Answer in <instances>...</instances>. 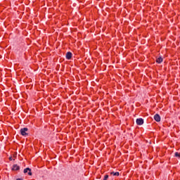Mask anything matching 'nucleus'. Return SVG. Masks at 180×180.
<instances>
[{
	"label": "nucleus",
	"mask_w": 180,
	"mask_h": 180,
	"mask_svg": "<svg viewBox=\"0 0 180 180\" xmlns=\"http://www.w3.org/2000/svg\"><path fill=\"white\" fill-rule=\"evenodd\" d=\"M27 131H29V129L27 127L22 128L20 130V133L21 136H23V137H27V136H29V133H27Z\"/></svg>",
	"instance_id": "obj_1"
},
{
	"label": "nucleus",
	"mask_w": 180,
	"mask_h": 180,
	"mask_svg": "<svg viewBox=\"0 0 180 180\" xmlns=\"http://www.w3.org/2000/svg\"><path fill=\"white\" fill-rule=\"evenodd\" d=\"M136 124L138 126H142V124H144V119H143V118H137L136 119Z\"/></svg>",
	"instance_id": "obj_2"
},
{
	"label": "nucleus",
	"mask_w": 180,
	"mask_h": 180,
	"mask_svg": "<svg viewBox=\"0 0 180 180\" xmlns=\"http://www.w3.org/2000/svg\"><path fill=\"white\" fill-rule=\"evenodd\" d=\"M24 174H27L30 176H32V169H30V167H27L25 169H24L23 171Z\"/></svg>",
	"instance_id": "obj_3"
},
{
	"label": "nucleus",
	"mask_w": 180,
	"mask_h": 180,
	"mask_svg": "<svg viewBox=\"0 0 180 180\" xmlns=\"http://www.w3.org/2000/svg\"><path fill=\"white\" fill-rule=\"evenodd\" d=\"M11 171H17V172L20 171V166H19L16 164L13 165L11 168Z\"/></svg>",
	"instance_id": "obj_4"
},
{
	"label": "nucleus",
	"mask_w": 180,
	"mask_h": 180,
	"mask_svg": "<svg viewBox=\"0 0 180 180\" xmlns=\"http://www.w3.org/2000/svg\"><path fill=\"white\" fill-rule=\"evenodd\" d=\"M66 60H71L72 58V53L71 51H68L65 55Z\"/></svg>",
	"instance_id": "obj_5"
},
{
	"label": "nucleus",
	"mask_w": 180,
	"mask_h": 180,
	"mask_svg": "<svg viewBox=\"0 0 180 180\" xmlns=\"http://www.w3.org/2000/svg\"><path fill=\"white\" fill-rule=\"evenodd\" d=\"M153 119L155 120V122H161V116H160L159 114H155L153 117Z\"/></svg>",
	"instance_id": "obj_6"
},
{
	"label": "nucleus",
	"mask_w": 180,
	"mask_h": 180,
	"mask_svg": "<svg viewBox=\"0 0 180 180\" xmlns=\"http://www.w3.org/2000/svg\"><path fill=\"white\" fill-rule=\"evenodd\" d=\"M162 61H164V59L161 56H160L159 58H156V63L158 64H161V63H162Z\"/></svg>",
	"instance_id": "obj_7"
},
{
	"label": "nucleus",
	"mask_w": 180,
	"mask_h": 180,
	"mask_svg": "<svg viewBox=\"0 0 180 180\" xmlns=\"http://www.w3.org/2000/svg\"><path fill=\"white\" fill-rule=\"evenodd\" d=\"M110 175H113V176H119V175H120V173H119V172H111Z\"/></svg>",
	"instance_id": "obj_8"
},
{
	"label": "nucleus",
	"mask_w": 180,
	"mask_h": 180,
	"mask_svg": "<svg viewBox=\"0 0 180 180\" xmlns=\"http://www.w3.org/2000/svg\"><path fill=\"white\" fill-rule=\"evenodd\" d=\"M174 157H176L177 158H180V153L178 152H176L174 153Z\"/></svg>",
	"instance_id": "obj_9"
},
{
	"label": "nucleus",
	"mask_w": 180,
	"mask_h": 180,
	"mask_svg": "<svg viewBox=\"0 0 180 180\" xmlns=\"http://www.w3.org/2000/svg\"><path fill=\"white\" fill-rule=\"evenodd\" d=\"M108 179H109V175L105 174V175L104 176L103 180H108Z\"/></svg>",
	"instance_id": "obj_10"
},
{
	"label": "nucleus",
	"mask_w": 180,
	"mask_h": 180,
	"mask_svg": "<svg viewBox=\"0 0 180 180\" xmlns=\"http://www.w3.org/2000/svg\"><path fill=\"white\" fill-rule=\"evenodd\" d=\"M13 157L10 156V157H9V161H13Z\"/></svg>",
	"instance_id": "obj_11"
},
{
	"label": "nucleus",
	"mask_w": 180,
	"mask_h": 180,
	"mask_svg": "<svg viewBox=\"0 0 180 180\" xmlns=\"http://www.w3.org/2000/svg\"><path fill=\"white\" fill-rule=\"evenodd\" d=\"M15 180H23V179H22V178H18V179H16Z\"/></svg>",
	"instance_id": "obj_12"
}]
</instances>
